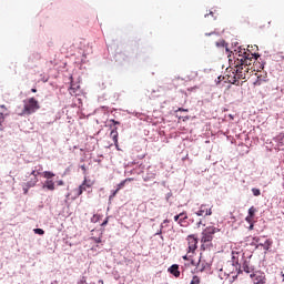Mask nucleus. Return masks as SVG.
<instances>
[{"instance_id": "f257e3e1", "label": "nucleus", "mask_w": 284, "mask_h": 284, "mask_svg": "<svg viewBox=\"0 0 284 284\" xmlns=\"http://www.w3.org/2000/svg\"><path fill=\"white\" fill-rule=\"evenodd\" d=\"M216 232H220V230L215 226H207L202 231V237H201V250H212L214 247V244H212V241H214V235Z\"/></svg>"}, {"instance_id": "f03ea898", "label": "nucleus", "mask_w": 284, "mask_h": 284, "mask_svg": "<svg viewBox=\"0 0 284 284\" xmlns=\"http://www.w3.org/2000/svg\"><path fill=\"white\" fill-rule=\"evenodd\" d=\"M235 75L230 80V83L236 85L239 79H247V72H250V67H245V64H239V61L235 60Z\"/></svg>"}, {"instance_id": "7ed1b4c3", "label": "nucleus", "mask_w": 284, "mask_h": 284, "mask_svg": "<svg viewBox=\"0 0 284 284\" xmlns=\"http://www.w3.org/2000/svg\"><path fill=\"white\" fill-rule=\"evenodd\" d=\"M23 111L22 114H34L37 110L41 106L39 105V101L34 98H29L23 101Z\"/></svg>"}, {"instance_id": "20e7f679", "label": "nucleus", "mask_w": 284, "mask_h": 284, "mask_svg": "<svg viewBox=\"0 0 284 284\" xmlns=\"http://www.w3.org/2000/svg\"><path fill=\"white\" fill-rule=\"evenodd\" d=\"M40 170H42V168L40 166V169L33 170L31 172V176H33L29 182L26 183V187H23V194H28V190H30V187H34V185H37V183H39V174H41Z\"/></svg>"}, {"instance_id": "39448f33", "label": "nucleus", "mask_w": 284, "mask_h": 284, "mask_svg": "<svg viewBox=\"0 0 284 284\" xmlns=\"http://www.w3.org/2000/svg\"><path fill=\"white\" fill-rule=\"evenodd\" d=\"M187 241V254H194L196 252V247L199 245V239L196 235L192 234L186 237Z\"/></svg>"}, {"instance_id": "423d86ee", "label": "nucleus", "mask_w": 284, "mask_h": 284, "mask_svg": "<svg viewBox=\"0 0 284 284\" xmlns=\"http://www.w3.org/2000/svg\"><path fill=\"white\" fill-rule=\"evenodd\" d=\"M254 284H265L267 283V278L265 277V273L261 271H256L250 275Z\"/></svg>"}, {"instance_id": "0eeeda50", "label": "nucleus", "mask_w": 284, "mask_h": 284, "mask_svg": "<svg viewBox=\"0 0 284 284\" xmlns=\"http://www.w3.org/2000/svg\"><path fill=\"white\" fill-rule=\"evenodd\" d=\"M245 260V254L241 253V252H232V261H233V265H239V267H241V264L243 263V261Z\"/></svg>"}, {"instance_id": "6e6552de", "label": "nucleus", "mask_w": 284, "mask_h": 284, "mask_svg": "<svg viewBox=\"0 0 284 284\" xmlns=\"http://www.w3.org/2000/svg\"><path fill=\"white\" fill-rule=\"evenodd\" d=\"M236 57L242 58V57H248V59H251V61H256V59H258V57H261L258 53H251L250 51H245V49L240 50V51H235Z\"/></svg>"}, {"instance_id": "1a4fd4ad", "label": "nucleus", "mask_w": 284, "mask_h": 284, "mask_svg": "<svg viewBox=\"0 0 284 284\" xmlns=\"http://www.w3.org/2000/svg\"><path fill=\"white\" fill-rule=\"evenodd\" d=\"M195 214L196 216H212V206L202 204Z\"/></svg>"}, {"instance_id": "9d476101", "label": "nucleus", "mask_w": 284, "mask_h": 284, "mask_svg": "<svg viewBox=\"0 0 284 284\" xmlns=\"http://www.w3.org/2000/svg\"><path fill=\"white\" fill-rule=\"evenodd\" d=\"M241 267L246 272V274H252V272H254V266L250 263V258H244L241 263L240 270Z\"/></svg>"}, {"instance_id": "9b49d317", "label": "nucleus", "mask_w": 284, "mask_h": 284, "mask_svg": "<svg viewBox=\"0 0 284 284\" xmlns=\"http://www.w3.org/2000/svg\"><path fill=\"white\" fill-rule=\"evenodd\" d=\"M235 61H237L239 65H244L246 68H250V65H252V62H253V60L250 59V55L242 57V58L237 57Z\"/></svg>"}, {"instance_id": "f8f14e48", "label": "nucleus", "mask_w": 284, "mask_h": 284, "mask_svg": "<svg viewBox=\"0 0 284 284\" xmlns=\"http://www.w3.org/2000/svg\"><path fill=\"white\" fill-rule=\"evenodd\" d=\"M256 207L251 206L248 209V215L245 217L246 223H254V216L256 214Z\"/></svg>"}, {"instance_id": "ddd939ff", "label": "nucleus", "mask_w": 284, "mask_h": 284, "mask_svg": "<svg viewBox=\"0 0 284 284\" xmlns=\"http://www.w3.org/2000/svg\"><path fill=\"white\" fill-rule=\"evenodd\" d=\"M87 185H88V179L84 178V181L82 182V184L75 190L77 196H81V194H83L85 190H88Z\"/></svg>"}, {"instance_id": "4468645a", "label": "nucleus", "mask_w": 284, "mask_h": 284, "mask_svg": "<svg viewBox=\"0 0 284 284\" xmlns=\"http://www.w3.org/2000/svg\"><path fill=\"white\" fill-rule=\"evenodd\" d=\"M110 138L112 139L115 148L119 150V131H116V129H113L110 133Z\"/></svg>"}, {"instance_id": "2eb2a0df", "label": "nucleus", "mask_w": 284, "mask_h": 284, "mask_svg": "<svg viewBox=\"0 0 284 284\" xmlns=\"http://www.w3.org/2000/svg\"><path fill=\"white\" fill-rule=\"evenodd\" d=\"M42 187L43 190H49L50 192H54V190H57V187L54 186V181L52 180H47Z\"/></svg>"}, {"instance_id": "dca6fc26", "label": "nucleus", "mask_w": 284, "mask_h": 284, "mask_svg": "<svg viewBox=\"0 0 284 284\" xmlns=\"http://www.w3.org/2000/svg\"><path fill=\"white\" fill-rule=\"evenodd\" d=\"M169 272H170V274L175 276V278H179V276H181V272L179 271L178 264H173L171 267H169Z\"/></svg>"}, {"instance_id": "f3484780", "label": "nucleus", "mask_w": 284, "mask_h": 284, "mask_svg": "<svg viewBox=\"0 0 284 284\" xmlns=\"http://www.w3.org/2000/svg\"><path fill=\"white\" fill-rule=\"evenodd\" d=\"M180 214H183L182 216H180V220H179V225L181 227H185V223H187V213L186 212H182Z\"/></svg>"}, {"instance_id": "a211bd4d", "label": "nucleus", "mask_w": 284, "mask_h": 284, "mask_svg": "<svg viewBox=\"0 0 284 284\" xmlns=\"http://www.w3.org/2000/svg\"><path fill=\"white\" fill-rule=\"evenodd\" d=\"M216 48H225L226 52H230L227 49V43H225V40H220L219 42L215 43Z\"/></svg>"}, {"instance_id": "6ab92c4d", "label": "nucleus", "mask_w": 284, "mask_h": 284, "mask_svg": "<svg viewBox=\"0 0 284 284\" xmlns=\"http://www.w3.org/2000/svg\"><path fill=\"white\" fill-rule=\"evenodd\" d=\"M251 245H254L255 247H258V245L263 246V243H261V237H253Z\"/></svg>"}, {"instance_id": "aec40b11", "label": "nucleus", "mask_w": 284, "mask_h": 284, "mask_svg": "<svg viewBox=\"0 0 284 284\" xmlns=\"http://www.w3.org/2000/svg\"><path fill=\"white\" fill-rule=\"evenodd\" d=\"M42 176L44 178V179H52L53 176H54V173L53 172H51V171H44L43 173H42Z\"/></svg>"}, {"instance_id": "412c9836", "label": "nucleus", "mask_w": 284, "mask_h": 284, "mask_svg": "<svg viewBox=\"0 0 284 284\" xmlns=\"http://www.w3.org/2000/svg\"><path fill=\"white\" fill-rule=\"evenodd\" d=\"M190 284H201V278L194 275Z\"/></svg>"}, {"instance_id": "4be33fe9", "label": "nucleus", "mask_w": 284, "mask_h": 284, "mask_svg": "<svg viewBox=\"0 0 284 284\" xmlns=\"http://www.w3.org/2000/svg\"><path fill=\"white\" fill-rule=\"evenodd\" d=\"M3 121H6V118L3 116V113H0V132L3 131Z\"/></svg>"}, {"instance_id": "5701e85b", "label": "nucleus", "mask_w": 284, "mask_h": 284, "mask_svg": "<svg viewBox=\"0 0 284 284\" xmlns=\"http://www.w3.org/2000/svg\"><path fill=\"white\" fill-rule=\"evenodd\" d=\"M252 193H253V196H261V190L260 189L253 187Z\"/></svg>"}, {"instance_id": "b1692460", "label": "nucleus", "mask_w": 284, "mask_h": 284, "mask_svg": "<svg viewBox=\"0 0 284 284\" xmlns=\"http://www.w3.org/2000/svg\"><path fill=\"white\" fill-rule=\"evenodd\" d=\"M33 232L34 234H39L40 236H43V234H45V231H43V229H34Z\"/></svg>"}, {"instance_id": "393cba45", "label": "nucleus", "mask_w": 284, "mask_h": 284, "mask_svg": "<svg viewBox=\"0 0 284 284\" xmlns=\"http://www.w3.org/2000/svg\"><path fill=\"white\" fill-rule=\"evenodd\" d=\"M128 181H132L131 179H126L124 181H122L119 185H118V190H121V187L125 186V183H128Z\"/></svg>"}, {"instance_id": "a878e982", "label": "nucleus", "mask_w": 284, "mask_h": 284, "mask_svg": "<svg viewBox=\"0 0 284 284\" xmlns=\"http://www.w3.org/2000/svg\"><path fill=\"white\" fill-rule=\"evenodd\" d=\"M116 194H119V189H116L115 191L112 192V194L110 195V200L114 199V196H116Z\"/></svg>"}, {"instance_id": "bb28decb", "label": "nucleus", "mask_w": 284, "mask_h": 284, "mask_svg": "<svg viewBox=\"0 0 284 284\" xmlns=\"http://www.w3.org/2000/svg\"><path fill=\"white\" fill-rule=\"evenodd\" d=\"M183 216V214L179 213L178 215L174 216L175 223H179V220Z\"/></svg>"}, {"instance_id": "cd10ccee", "label": "nucleus", "mask_w": 284, "mask_h": 284, "mask_svg": "<svg viewBox=\"0 0 284 284\" xmlns=\"http://www.w3.org/2000/svg\"><path fill=\"white\" fill-rule=\"evenodd\" d=\"M57 183H58L59 186L65 185V183L63 182V180H59Z\"/></svg>"}, {"instance_id": "c85d7f7f", "label": "nucleus", "mask_w": 284, "mask_h": 284, "mask_svg": "<svg viewBox=\"0 0 284 284\" xmlns=\"http://www.w3.org/2000/svg\"><path fill=\"white\" fill-rule=\"evenodd\" d=\"M161 234H163V224L161 225V229H160V231L156 233V235H161Z\"/></svg>"}, {"instance_id": "c756f323", "label": "nucleus", "mask_w": 284, "mask_h": 284, "mask_svg": "<svg viewBox=\"0 0 284 284\" xmlns=\"http://www.w3.org/2000/svg\"><path fill=\"white\" fill-rule=\"evenodd\" d=\"M87 187H92V183L87 180V184H84Z\"/></svg>"}, {"instance_id": "7c9ffc66", "label": "nucleus", "mask_w": 284, "mask_h": 284, "mask_svg": "<svg viewBox=\"0 0 284 284\" xmlns=\"http://www.w3.org/2000/svg\"><path fill=\"white\" fill-rule=\"evenodd\" d=\"M248 230H254V222L250 223Z\"/></svg>"}, {"instance_id": "2f4dec72", "label": "nucleus", "mask_w": 284, "mask_h": 284, "mask_svg": "<svg viewBox=\"0 0 284 284\" xmlns=\"http://www.w3.org/2000/svg\"><path fill=\"white\" fill-rule=\"evenodd\" d=\"M70 90H72L73 92H77V87L71 85Z\"/></svg>"}, {"instance_id": "473e14b6", "label": "nucleus", "mask_w": 284, "mask_h": 284, "mask_svg": "<svg viewBox=\"0 0 284 284\" xmlns=\"http://www.w3.org/2000/svg\"><path fill=\"white\" fill-rule=\"evenodd\" d=\"M94 241L95 243H101V237H95Z\"/></svg>"}, {"instance_id": "72a5a7b5", "label": "nucleus", "mask_w": 284, "mask_h": 284, "mask_svg": "<svg viewBox=\"0 0 284 284\" xmlns=\"http://www.w3.org/2000/svg\"><path fill=\"white\" fill-rule=\"evenodd\" d=\"M187 256H192V254H186L185 256H183L184 261H187Z\"/></svg>"}, {"instance_id": "f704fd0d", "label": "nucleus", "mask_w": 284, "mask_h": 284, "mask_svg": "<svg viewBox=\"0 0 284 284\" xmlns=\"http://www.w3.org/2000/svg\"><path fill=\"white\" fill-rule=\"evenodd\" d=\"M103 225H108V220H105L103 223H102V226Z\"/></svg>"}, {"instance_id": "c9c22d12", "label": "nucleus", "mask_w": 284, "mask_h": 284, "mask_svg": "<svg viewBox=\"0 0 284 284\" xmlns=\"http://www.w3.org/2000/svg\"><path fill=\"white\" fill-rule=\"evenodd\" d=\"M31 92L37 93V89H31Z\"/></svg>"}, {"instance_id": "e433bc0d", "label": "nucleus", "mask_w": 284, "mask_h": 284, "mask_svg": "<svg viewBox=\"0 0 284 284\" xmlns=\"http://www.w3.org/2000/svg\"><path fill=\"white\" fill-rule=\"evenodd\" d=\"M94 219H97V215H94L91 221L94 222Z\"/></svg>"}, {"instance_id": "4c0bfd02", "label": "nucleus", "mask_w": 284, "mask_h": 284, "mask_svg": "<svg viewBox=\"0 0 284 284\" xmlns=\"http://www.w3.org/2000/svg\"><path fill=\"white\" fill-rule=\"evenodd\" d=\"M163 223H170V221L169 220H164Z\"/></svg>"}, {"instance_id": "58836bf2", "label": "nucleus", "mask_w": 284, "mask_h": 284, "mask_svg": "<svg viewBox=\"0 0 284 284\" xmlns=\"http://www.w3.org/2000/svg\"><path fill=\"white\" fill-rule=\"evenodd\" d=\"M211 34H213V33H205L206 37H210Z\"/></svg>"}, {"instance_id": "ea45409f", "label": "nucleus", "mask_w": 284, "mask_h": 284, "mask_svg": "<svg viewBox=\"0 0 284 284\" xmlns=\"http://www.w3.org/2000/svg\"><path fill=\"white\" fill-rule=\"evenodd\" d=\"M112 122L115 123V124H119V122H116V121H114V120H112Z\"/></svg>"}, {"instance_id": "a19ab883", "label": "nucleus", "mask_w": 284, "mask_h": 284, "mask_svg": "<svg viewBox=\"0 0 284 284\" xmlns=\"http://www.w3.org/2000/svg\"><path fill=\"white\" fill-rule=\"evenodd\" d=\"M99 283L103 284V280H100Z\"/></svg>"}, {"instance_id": "79ce46f5", "label": "nucleus", "mask_w": 284, "mask_h": 284, "mask_svg": "<svg viewBox=\"0 0 284 284\" xmlns=\"http://www.w3.org/2000/svg\"><path fill=\"white\" fill-rule=\"evenodd\" d=\"M0 108H6V105L2 104V105H0Z\"/></svg>"}, {"instance_id": "37998d69", "label": "nucleus", "mask_w": 284, "mask_h": 284, "mask_svg": "<svg viewBox=\"0 0 284 284\" xmlns=\"http://www.w3.org/2000/svg\"><path fill=\"white\" fill-rule=\"evenodd\" d=\"M82 170H84V172H85V166H82Z\"/></svg>"}, {"instance_id": "c03bdc74", "label": "nucleus", "mask_w": 284, "mask_h": 284, "mask_svg": "<svg viewBox=\"0 0 284 284\" xmlns=\"http://www.w3.org/2000/svg\"><path fill=\"white\" fill-rule=\"evenodd\" d=\"M210 14H214V12H210Z\"/></svg>"}, {"instance_id": "a18cd8bd", "label": "nucleus", "mask_w": 284, "mask_h": 284, "mask_svg": "<svg viewBox=\"0 0 284 284\" xmlns=\"http://www.w3.org/2000/svg\"><path fill=\"white\" fill-rule=\"evenodd\" d=\"M180 111L182 110V111H184L183 109H179Z\"/></svg>"}, {"instance_id": "49530a36", "label": "nucleus", "mask_w": 284, "mask_h": 284, "mask_svg": "<svg viewBox=\"0 0 284 284\" xmlns=\"http://www.w3.org/2000/svg\"><path fill=\"white\" fill-rule=\"evenodd\" d=\"M282 276L284 277V274L282 273Z\"/></svg>"}]
</instances>
